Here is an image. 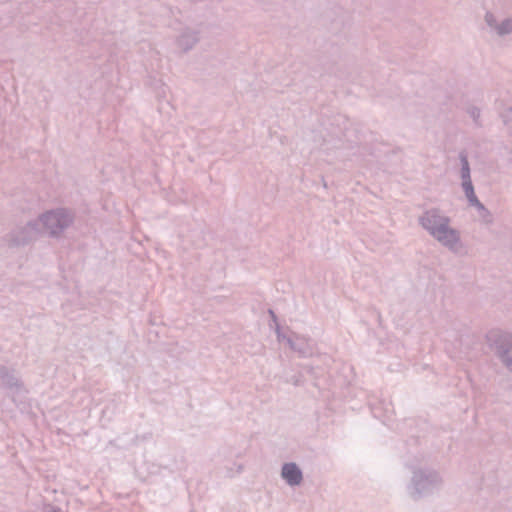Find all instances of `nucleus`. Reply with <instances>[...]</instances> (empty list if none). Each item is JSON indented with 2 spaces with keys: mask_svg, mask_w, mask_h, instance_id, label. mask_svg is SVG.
<instances>
[{
  "mask_svg": "<svg viewBox=\"0 0 512 512\" xmlns=\"http://www.w3.org/2000/svg\"><path fill=\"white\" fill-rule=\"evenodd\" d=\"M67 222L66 216L61 212L48 213L44 216V223L52 234L57 233L58 228H62Z\"/></svg>",
  "mask_w": 512,
  "mask_h": 512,
  "instance_id": "nucleus-2",
  "label": "nucleus"
},
{
  "mask_svg": "<svg viewBox=\"0 0 512 512\" xmlns=\"http://www.w3.org/2000/svg\"><path fill=\"white\" fill-rule=\"evenodd\" d=\"M463 187L465 189L467 197L470 199L471 202L479 204L473 191V187L470 181H464Z\"/></svg>",
  "mask_w": 512,
  "mask_h": 512,
  "instance_id": "nucleus-4",
  "label": "nucleus"
},
{
  "mask_svg": "<svg viewBox=\"0 0 512 512\" xmlns=\"http://www.w3.org/2000/svg\"><path fill=\"white\" fill-rule=\"evenodd\" d=\"M282 476L291 485L299 484L302 479V474L295 464L284 465Z\"/></svg>",
  "mask_w": 512,
  "mask_h": 512,
  "instance_id": "nucleus-3",
  "label": "nucleus"
},
{
  "mask_svg": "<svg viewBox=\"0 0 512 512\" xmlns=\"http://www.w3.org/2000/svg\"><path fill=\"white\" fill-rule=\"evenodd\" d=\"M504 25H505V28H504V29H501V30H500V33H505V32H509V31H510V29H511V24H510V22H506Z\"/></svg>",
  "mask_w": 512,
  "mask_h": 512,
  "instance_id": "nucleus-5",
  "label": "nucleus"
},
{
  "mask_svg": "<svg viewBox=\"0 0 512 512\" xmlns=\"http://www.w3.org/2000/svg\"><path fill=\"white\" fill-rule=\"evenodd\" d=\"M464 172H465L464 177L466 175L469 176L468 162L466 160L464 161Z\"/></svg>",
  "mask_w": 512,
  "mask_h": 512,
  "instance_id": "nucleus-6",
  "label": "nucleus"
},
{
  "mask_svg": "<svg viewBox=\"0 0 512 512\" xmlns=\"http://www.w3.org/2000/svg\"><path fill=\"white\" fill-rule=\"evenodd\" d=\"M508 360H512V357L508 356Z\"/></svg>",
  "mask_w": 512,
  "mask_h": 512,
  "instance_id": "nucleus-7",
  "label": "nucleus"
},
{
  "mask_svg": "<svg viewBox=\"0 0 512 512\" xmlns=\"http://www.w3.org/2000/svg\"><path fill=\"white\" fill-rule=\"evenodd\" d=\"M422 224L432 235L444 244H452L457 240L456 233L448 228L447 219L436 212H428L422 219Z\"/></svg>",
  "mask_w": 512,
  "mask_h": 512,
  "instance_id": "nucleus-1",
  "label": "nucleus"
}]
</instances>
